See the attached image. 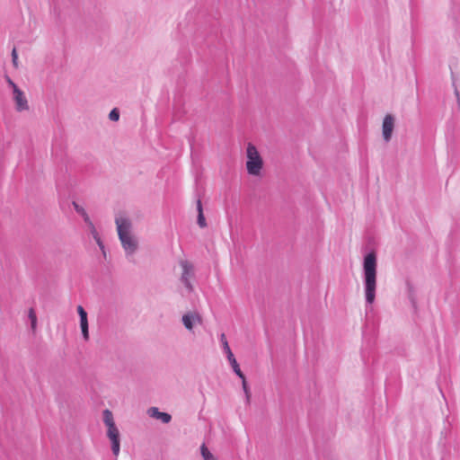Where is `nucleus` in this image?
Listing matches in <instances>:
<instances>
[{
    "instance_id": "obj_1",
    "label": "nucleus",
    "mask_w": 460,
    "mask_h": 460,
    "mask_svg": "<svg viewBox=\"0 0 460 460\" xmlns=\"http://www.w3.org/2000/svg\"><path fill=\"white\" fill-rule=\"evenodd\" d=\"M376 255L374 252H368L364 257L363 278L366 302L368 305L374 303L376 289Z\"/></svg>"
},
{
    "instance_id": "obj_3",
    "label": "nucleus",
    "mask_w": 460,
    "mask_h": 460,
    "mask_svg": "<svg viewBox=\"0 0 460 460\" xmlns=\"http://www.w3.org/2000/svg\"><path fill=\"white\" fill-rule=\"evenodd\" d=\"M103 422L107 426V436L111 442V450L114 456L119 454L120 444H119V432L115 425L112 412L110 410L103 411Z\"/></svg>"
},
{
    "instance_id": "obj_9",
    "label": "nucleus",
    "mask_w": 460,
    "mask_h": 460,
    "mask_svg": "<svg viewBox=\"0 0 460 460\" xmlns=\"http://www.w3.org/2000/svg\"><path fill=\"white\" fill-rule=\"evenodd\" d=\"M181 321L188 331H192L196 323H201V318L198 314L190 312L182 315Z\"/></svg>"
},
{
    "instance_id": "obj_2",
    "label": "nucleus",
    "mask_w": 460,
    "mask_h": 460,
    "mask_svg": "<svg viewBox=\"0 0 460 460\" xmlns=\"http://www.w3.org/2000/svg\"><path fill=\"white\" fill-rule=\"evenodd\" d=\"M115 223L117 226V231L119 239L125 251L126 256L133 255L138 247V242L137 238L131 234V221L124 217H116Z\"/></svg>"
},
{
    "instance_id": "obj_7",
    "label": "nucleus",
    "mask_w": 460,
    "mask_h": 460,
    "mask_svg": "<svg viewBox=\"0 0 460 460\" xmlns=\"http://www.w3.org/2000/svg\"><path fill=\"white\" fill-rule=\"evenodd\" d=\"M180 265L182 269L181 280L184 284V286L190 291L192 290V286L190 281V279L193 276V266L187 261H181L180 262Z\"/></svg>"
},
{
    "instance_id": "obj_21",
    "label": "nucleus",
    "mask_w": 460,
    "mask_h": 460,
    "mask_svg": "<svg viewBox=\"0 0 460 460\" xmlns=\"http://www.w3.org/2000/svg\"><path fill=\"white\" fill-rule=\"evenodd\" d=\"M83 218H84V221L86 223V225L89 226H93V223L92 222V220L90 219L89 216L87 213H85L84 215L82 216Z\"/></svg>"
},
{
    "instance_id": "obj_6",
    "label": "nucleus",
    "mask_w": 460,
    "mask_h": 460,
    "mask_svg": "<svg viewBox=\"0 0 460 460\" xmlns=\"http://www.w3.org/2000/svg\"><path fill=\"white\" fill-rule=\"evenodd\" d=\"M13 101L15 102V110L19 112L29 111L28 100L24 95V93L17 86L14 85L13 90Z\"/></svg>"
},
{
    "instance_id": "obj_11",
    "label": "nucleus",
    "mask_w": 460,
    "mask_h": 460,
    "mask_svg": "<svg viewBox=\"0 0 460 460\" xmlns=\"http://www.w3.org/2000/svg\"><path fill=\"white\" fill-rule=\"evenodd\" d=\"M148 414L152 418L160 420L163 423H169L172 420V416L169 413L162 412L156 407H151L148 410Z\"/></svg>"
},
{
    "instance_id": "obj_23",
    "label": "nucleus",
    "mask_w": 460,
    "mask_h": 460,
    "mask_svg": "<svg viewBox=\"0 0 460 460\" xmlns=\"http://www.w3.org/2000/svg\"><path fill=\"white\" fill-rule=\"evenodd\" d=\"M9 84L13 87V91L14 90V85H16L11 79H8Z\"/></svg>"
},
{
    "instance_id": "obj_8",
    "label": "nucleus",
    "mask_w": 460,
    "mask_h": 460,
    "mask_svg": "<svg viewBox=\"0 0 460 460\" xmlns=\"http://www.w3.org/2000/svg\"><path fill=\"white\" fill-rule=\"evenodd\" d=\"M394 128V118L391 114H387L383 120L382 133L385 142H389L392 137Z\"/></svg>"
},
{
    "instance_id": "obj_17",
    "label": "nucleus",
    "mask_w": 460,
    "mask_h": 460,
    "mask_svg": "<svg viewBox=\"0 0 460 460\" xmlns=\"http://www.w3.org/2000/svg\"><path fill=\"white\" fill-rule=\"evenodd\" d=\"M73 207H74L75 210L81 216H83L86 213L85 209L82 206H80L78 203H76L75 201H73Z\"/></svg>"
},
{
    "instance_id": "obj_22",
    "label": "nucleus",
    "mask_w": 460,
    "mask_h": 460,
    "mask_svg": "<svg viewBox=\"0 0 460 460\" xmlns=\"http://www.w3.org/2000/svg\"><path fill=\"white\" fill-rule=\"evenodd\" d=\"M89 230L93 238H96L97 236H99V234L96 230L94 225L89 226Z\"/></svg>"
},
{
    "instance_id": "obj_16",
    "label": "nucleus",
    "mask_w": 460,
    "mask_h": 460,
    "mask_svg": "<svg viewBox=\"0 0 460 460\" xmlns=\"http://www.w3.org/2000/svg\"><path fill=\"white\" fill-rule=\"evenodd\" d=\"M12 62L15 68L18 67V53L16 48H13L12 50Z\"/></svg>"
},
{
    "instance_id": "obj_14",
    "label": "nucleus",
    "mask_w": 460,
    "mask_h": 460,
    "mask_svg": "<svg viewBox=\"0 0 460 460\" xmlns=\"http://www.w3.org/2000/svg\"><path fill=\"white\" fill-rule=\"evenodd\" d=\"M200 453L204 460H217V458L208 450L205 444L201 445Z\"/></svg>"
},
{
    "instance_id": "obj_20",
    "label": "nucleus",
    "mask_w": 460,
    "mask_h": 460,
    "mask_svg": "<svg viewBox=\"0 0 460 460\" xmlns=\"http://www.w3.org/2000/svg\"><path fill=\"white\" fill-rule=\"evenodd\" d=\"M83 218H84V221L86 223V225L89 226H93V223L92 222V220L90 219L89 216L87 213H85L84 215L82 216Z\"/></svg>"
},
{
    "instance_id": "obj_13",
    "label": "nucleus",
    "mask_w": 460,
    "mask_h": 460,
    "mask_svg": "<svg viewBox=\"0 0 460 460\" xmlns=\"http://www.w3.org/2000/svg\"><path fill=\"white\" fill-rule=\"evenodd\" d=\"M28 318L31 322V329L33 332H35L37 329V315L35 310L32 307L28 311Z\"/></svg>"
},
{
    "instance_id": "obj_5",
    "label": "nucleus",
    "mask_w": 460,
    "mask_h": 460,
    "mask_svg": "<svg viewBox=\"0 0 460 460\" xmlns=\"http://www.w3.org/2000/svg\"><path fill=\"white\" fill-rule=\"evenodd\" d=\"M220 341L222 343V346H223V350L225 351V353L226 354V357H227V359L234 370V372L239 376V377H243V372L241 371L240 367H239V365L229 347V344H228V341L226 340V337L224 333H222L220 335Z\"/></svg>"
},
{
    "instance_id": "obj_4",
    "label": "nucleus",
    "mask_w": 460,
    "mask_h": 460,
    "mask_svg": "<svg viewBox=\"0 0 460 460\" xmlns=\"http://www.w3.org/2000/svg\"><path fill=\"white\" fill-rule=\"evenodd\" d=\"M247 162H246V168L247 172L251 175H259L261 172V170L262 168V159L255 147L252 144L249 143L247 146Z\"/></svg>"
},
{
    "instance_id": "obj_18",
    "label": "nucleus",
    "mask_w": 460,
    "mask_h": 460,
    "mask_svg": "<svg viewBox=\"0 0 460 460\" xmlns=\"http://www.w3.org/2000/svg\"><path fill=\"white\" fill-rule=\"evenodd\" d=\"M243 381V391L244 393L246 394V396H247V399H249V390H248V386H247V384H246V380H245V376L243 374V377H240Z\"/></svg>"
},
{
    "instance_id": "obj_19",
    "label": "nucleus",
    "mask_w": 460,
    "mask_h": 460,
    "mask_svg": "<svg viewBox=\"0 0 460 460\" xmlns=\"http://www.w3.org/2000/svg\"><path fill=\"white\" fill-rule=\"evenodd\" d=\"M93 239L95 240V242L98 244V246L100 247V249L103 252V253H105V252H104V244H103L100 235L97 236L96 238H93Z\"/></svg>"
},
{
    "instance_id": "obj_10",
    "label": "nucleus",
    "mask_w": 460,
    "mask_h": 460,
    "mask_svg": "<svg viewBox=\"0 0 460 460\" xmlns=\"http://www.w3.org/2000/svg\"><path fill=\"white\" fill-rule=\"evenodd\" d=\"M77 313L80 317V327L82 331L83 337L85 341L89 339V332H88V320H87V313L84 309L82 305L77 306Z\"/></svg>"
},
{
    "instance_id": "obj_12",
    "label": "nucleus",
    "mask_w": 460,
    "mask_h": 460,
    "mask_svg": "<svg viewBox=\"0 0 460 460\" xmlns=\"http://www.w3.org/2000/svg\"><path fill=\"white\" fill-rule=\"evenodd\" d=\"M198 220L197 223L199 227L204 228L207 226V222L203 214L202 203L200 199L197 200Z\"/></svg>"
},
{
    "instance_id": "obj_15",
    "label": "nucleus",
    "mask_w": 460,
    "mask_h": 460,
    "mask_svg": "<svg viewBox=\"0 0 460 460\" xmlns=\"http://www.w3.org/2000/svg\"><path fill=\"white\" fill-rule=\"evenodd\" d=\"M109 119L111 120V121H117L119 120V111L117 108H114L111 111L110 114H109Z\"/></svg>"
}]
</instances>
